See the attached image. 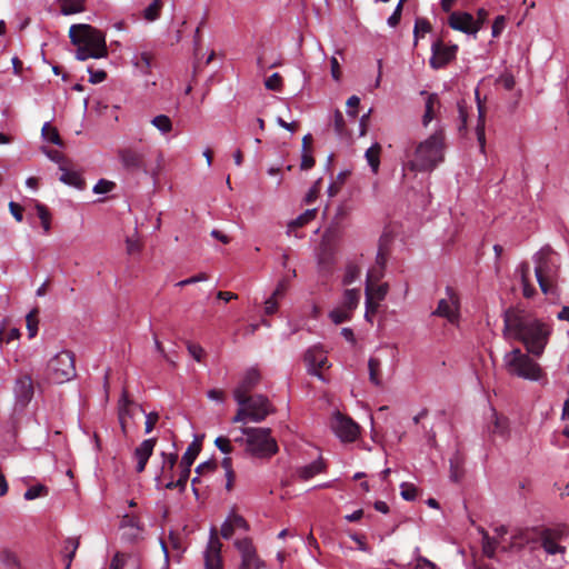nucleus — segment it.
Here are the masks:
<instances>
[{
	"label": "nucleus",
	"mask_w": 569,
	"mask_h": 569,
	"mask_svg": "<svg viewBox=\"0 0 569 569\" xmlns=\"http://www.w3.org/2000/svg\"><path fill=\"white\" fill-rule=\"evenodd\" d=\"M503 322L508 338L520 341L531 356L543 353L552 332L549 323L519 307L508 308L503 313Z\"/></svg>",
	"instance_id": "obj_1"
},
{
	"label": "nucleus",
	"mask_w": 569,
	"mask_h": 569,
	"mask_svg": "<svg viewBox=\"0 0 569 569\" xmlns=\"http://www.w3.org/2000/svg\"><path fill=\"white\" fill-rule=\"evenodd\" d=\"M445 132L439 129L412 150H406L403 170L412 172L432 171L445 158Z\"/></svg>",
	"instance_id": "obj_2"
},
{
	"label": "nucleus",
	"mask_w": 569,
	"mask_h": 569,
	"mask_svg": "<svg viewBox=\"0 0 569 569\" xmlns=\"http://www.w3.org/2000/svg\"><path fill=\"white\" fill-rule=\"evenodd\" d=\"M69 38L76 47V59L80 61L108 56L104 33L90 24H72L69 29Z\"/></svg>",
	"instance_id": "obj_3"
},
{
	"label": "nucleus",
	"mask_w": 569,
	"mask_h": 569,
	"mask_svg": "<svg viewBox=\"0 0 569 569\" xmlns=\"http://www.w3.org/2000/svg\"><path fill=\"white\" fill-rule=\"evenodd\" d=\"M535 273L541 291L545 295H556L559 273L558 254L547 246L535 256Z\"/></svg>",
	"instance_id": "obj_4"
},
{
	"label": "nucleus",
	"mask_w": 569,
	"mask_h": 569,
	"mask_svg": "<svg viewBox=\"0 0 569 569\" xmlns=\"http://www.w3.org/2000/svg\"><path fill=\"white\" fill-rule=\"evenodd\" d=\"M246 436V452L257 458H269L278 451L277 441L268 428H241Z\"/></svg>",
	"instance_id": "obj_5"
},
{
	"label": "nucleus",
	"mask_w": 569,
	"mask_h": 569,
	"mask_svg": "<svg viewBox=\"0 0 569 569\" xmlns=\"http://www.w3.org/2000/svg\"><path fill=\"white\" fill-rule=\"evenodd\" d=\"M238 406L239 408L232 418L233 423L261 422L274 412L272 403L263 395L247 396L246 401Z\"/></svg>",
	"instance_id": "obj_6"
},
{
	"label": "nucleus",
	"mask_w": 569,
	"mask_h": 569,
	"mask_svg": "<svg viewBox=\"0 0 569 569\" xmlns=\"http://www.w3.org/2000/svg\"><path fill=\"white\" fill-rule=\"evenodd\" d=\"M36 390V382L29 372H19L13 381L14 411L22 412L31 402Z\"/></svg>",
	"instance_id": "obj_7"
},
{
	"label": "nucleus",
	"mask_w": 569,
	"mask_h": 569,
	"mask_svg": "<svg viewBox=\"0 0 569 569\" xmlns=\"http://www.w3.org/2000/svg\"><path fill=\"white\" fill-rule=\"evenodd\" d=\"M508 373L529 380H539L543 376L542 368L533 358H508L505 365Z\"/></svg>",
	"instance_id": "obj_8"
},
{
	"label": "nucleus",
	"mask_w": 569,
	"mask_h": 569,
	"mask_svg": "<svg viewBox=\"0 0 569 569\" xmlns=\"http://www.w3.org/2000/svg\"><path fill=\"white\" fill-rule=\"evenodd\" d=\"M76 377L74 358H50L47 378L53 383H63Z\"/></svg>",
	"instance_id": "obj_9"
},
{
	"label": "nucleus",
	"mask_w": 569,
	"mask_h": 569,
	"mask_svg": "<svg viewBox=\"0 0 569 569\" xmlns=\"http://www.w3.org/2000/svg\"><path fill=\"white\" fill-rule=\"evenodd\" d=\"M238 550L241 562L238 569H264L266 562L258 555L257 548L249 538L237 539L233 542Z\"/></svg>",
	"instance_id": "obj_10"
},
{
	"label": "nucleus",
	"mask_w": 569,
	"mask_h": 569,
	"mask_svg": "<svg viewBox=\"0 0 569 569\" xmlns=\"http://www.w3.org/2000/svg\"><path fill=\"white\" fill-rule=\"evenodd\" d=\"M458 51L457 44L447 46L442 39L432 42L431 58L429 64L432 69L438 70L445 68L448 63L456 59Z\"/></svg>",
	"instance_id": "obj_11"
},
{
	"label": "nucleus",
	"mask_w": 569,
	"mask_h": 569,
	"mask_svg": "<svg viewBox=\"0 0 569 569\" xmlns=\"http://www.w3.org/2000/svg\"><path fill=\"white\" fill-rule=\"evenodd\" d=\"M261 373L252 367L247 369L239 378L238 385L233 390V398L238 405L246 401V397L260 383Z\"/></svg>",
	"instance_id": "obj_12"
},
{
	"label": "nucleus",
	"mask_w": 569,
	"mask_h": 569,
	"mask_svg": "<svg viewBox=\"0 0 569 569\" xmlns=\"http://www.w3.org/2000/svg\"><path fill=\"white\" fill-rule=\"evenodd\" d=\"M222 543L216 528L210 530L208 545L203 551L204 569H223Z\"/></svg>",
	"instance_id": "obj_13"
},
{
	"label": "nucleus",
	"mask_w": 569,
	"mask_h": 569,
	"mask_svg": "<svg viewBox=\"0 0 569 569\" xmlns=\"http://www.w3.org/2000/svg\"><path fill=\"white\" fill-rule=\"evenodd\" d=\"M446 296L447 298L439 300L432 315L443 317L450 323H456L459 318V296L452 287L446 288Z\"/></svg>",
	"instance_id": "obj_14"
},
{
	"label": "nucleus",
	"mask_w": 569,
	"mask_h": 569,
	"mask_svg": "<svg viewBox=\"0 0 569 569\" xmlns=\"http://www.w3.org/2000/svg\"><path fill=\"white\" fill-rule=\"evenodd\" d=\"M121 541L127 546H134L141 538L140 518L138 515H123L120 523Z\"/></svg>",
	"instance_id": "obj_15"
},
{
	"label": "nucleus",
	"mask_w": 569,
	"mask_h": 569,
	"mask_svg": "<svg viewBox=\"0 0 569 569\" xmlns=\"http://www.w3.org/2000/svg\"><path fill=\"white\" fill-rule=\"evenodd\" d=\"M448 24L451 29L467 34H476L480 30V23L475 21L472 14L461 11H450Z\"/></svg>",
	"instance_id": "obj_16"
},
{
	"label": "nucleus",
	"mask_w": 569,
	"mask_h": 569,
	"mask_svg": "<svg viewBox=\"0 0 569 569\" xmlns=\"http://www.w3.org/2000/svg\"><path fill=\"white\" fill-rule=\"evenodd\" d=\"M369 379L375 386H381L383 380L390 377L395 370V362L391 359L389 365H383L380 358H369Z\"/></svg>",
	"instance_id": "obj_17"
},
{
	"label": "nucleus",
	"mask_w": 569,
	"mask_h": 569,
	"mask_svg": "<svg viewBox=\"0 0 569 569\" xmlns=\"http://www.w3.org/2000/svg\"><path fill=\"white\" fill-rule=\"evenodd\" d=\"M176 461H177L176 453H166L164 451L161 452L160 466L157 467V469L154 470V481H156L157 488H163V485L167 481L173 480L172 471H173Z\"/></svg>",
	"instance_id": "obj_18"
},
{
	"label": "nucleus",
	"mask_w": 569,
	"mask_h": 569,
	"mask_svg": "<svg viewBox=\"0 0 569 569\" xmlns=\"http://www.w3.org/2000/svg\"><path fill=\"white\" fill-rule=\"evenodd\" d=\"M332 429L336 435L343 441H353L359 432L358 425L350 418L341 415H337L333 422Z\"/></svg>",
	"instance_id": "obj_19"
},
{
	"label": "nucleus",
	"mask_w": 569,
	"mask_h": 569,
	"mask_svg": "<svg viewBox=\"0 0 569 569\" xmlns=\"http://www.w3.org/2000/svg\"><path fill=\"white\" fill-rule=\"evenodd\" d=\"M488 419V433L506 440L509 437V420L503 416H499L495 409H491Z\"/></svg>",
	"instance_id": "obj_20"
},
{
	"label": "nucleus",
	"mask_w": 569,
	"mask_h": 569,
	"mask_svg": "<svg viewBox=\"0 0 569 569\" xmlns=\"http://www.w3.org/2000/svg\"><path fill=\"white\" fill-rule=\"evenodd\" d=\"M241 529L243 531L249 530V526L243 517L232 513L221 526V536L224 539H230L236 530Z\"/></svg>",
	"instance_id": "obj_21"
},
{
	"label": "nucleus",
	"mask_w": 569,
	"mask_h": 569,
	"mask_svg": "<svg viewBox=\"0 0 569 569\" xmlns=\"http://www.w3.org/2000/svg\"><path fill=\"white\" fill-rule=\"evenodd\" d=\"M140 557L130 552H118L111 561L110 569H139Z\"/></svg>",
	"instance_id": "obj_22"
},
{
	"label": "nucleus",
	"mask_w": 569,
	"mask_h": 569,
	"mask_svg": "<svg viewBox=\"0 0 569 569\" xmlns=\"http://www.w3.org/2000/svg\"><path fill=\"white\" fill-rule=\"evenodd\" d=\"M60 171H62V174L60 176L59 180L64 184L74 187L79 190H83L86 188V181L81 174L73 169L72 161L67 163V168L60 169Z\"/></svg>",
	"instance_id": "obj_23"
},
{
	"label": "nucleus",
	"mask_w": 569,
	"mask_h": 569,
	"mask_svg": "<svg viewBox=\"0 0 569 569\" xmlns=\"http://www.w3.org/2000/svg\"><path fill=\"white\" fill-rule=\"evenodd\" d=\"M80 546L79 537H68L62 542L61 555L66 560L64 569H70L71 562L76 556V552Z\"/></svg>",
	"instance_id": "obj_24"
},
{
	"label": "nucleus",
	"mask_w": 569,
	"mask_h": 569,
	"mask_svg": "<svg viewBox=\"0 0 569 569\" xmlns=\"http://www.w3.org/2000/svg\"><path fill=\"white\" fill-rule=\"evenodd\" d=\"M392 238L388 233H383L379 239V247L376 257V266L386 268L389 254H390V246Z\"/></svg>",
	"instance_id": "obj_25"
},
{
	"label": "nucleus",
	"mask_w": 569,
	"mask_h": 569,
	"mask_svg": "<svg viewBox=\"0 0 569 569\" xmlns=\"http://www.w3.org/2000/svg\"><path fill=\"white\" fill-rule=\"evenodd\" d=\"M306 360L308 372L325 381L326 378L322 372L331 367L328 358H306Z\"/></svg>",
	"instance_id": "obj_26"
},
{
	"label": "nucleus",
	"mask_w": 569,
	"mask_h": 569,
	"mask_svg": "<svg viewBox=\"0 0 569 569\" xmlns=\"http://www.w3.org/2000/svg\"><path fill=\"white\" fill-rule=\"evenodd\" d=\"M421 94H427L426 109L422 116V124L427 127L435 119L436 109L439 108L440 100L437 93H427L426 91H422Z\"/></svg>",
	"instance_id": "obj_27"
},
{
	"label": "nucleus",
	"mask_w": 569,
	"mask_h": 569,
	"mask_svg": "<svg viewBox=\"0 0 569 569\" xmlns=\"http://www.w3.org/2000/svg\"><path fill=\"white\" fill-rule=\"evenodd\" d=\"M479 532L481 535L482 553L487 558L493 559L496 557V552L500 541L497 538L490 537L489 533L483 528H480Z\"/></svg>",
	"instance_id": "obj_28"
},
{
	"label": "nucleus",
	"mask_w": 569,
	"mask_h": 569,
	"mask_svg": "<svg viewBox=\"0 0 569 569\" xmlns=\"http://www.w3.org/2000/svg\"><path fill=\"white\" fill-rule=\"evenodd\" d=\"M127 253L129 256H139L141 253V237L138 226L136 224L132 232L126 236Z\"/></svg>",
	"instance_id": "obj_29"
},
{
	"label": "nucleus",
	"mask_w": 569,
	"mask_h": 569,
	"mask_svg": "<svg viewBox=\"0 0 569 569\" xmlns=\"http://www.w3.org/2000/svg\"><path fill=\"white\" fill-rule=\"evenodd\" d=\"M317 216V209H308L296 219L288 223V234L296 232L299 228L305 227L312 221Z\"/></svg>",
	"instance_id": "obj_30"
},
{
	"label": "nucleus",
	"mask_w": 569,
	"mask_h": 569,
	"mask_svg": "<svg viewBox=\"0 0 569 569\" xmlns=\"http://www.w3.org/2000/svg\"><path fill=\"white\" fill-rule=\"evenodd\" d=\"M450 462V479L453 482H459L463 477V458L459 452L453 453L449 460Z\"/></svg>",
	"instance_id": "obj_31"
},
{
	"label": "nucleus",
	"mask_w": 569,
	"mask_h": 569,
	"mask_svg": "<svg viewBox=\"0 0 569 569\" xmlns=\"http://www.w3.org/2000/svg\"><path fill=\"white\" fill-rule=\"evenodd\" d=\"M120 158L127 169H138L141 162V156L132 149H123L120 151Z\"/></svg>",
	"instance_id": "obj_32"
},
{
	"label": "nucleus",
	"mask_w": 569,
	"mask_h": 569,
	"mask_svg": "<svg viewBox=\"0 0 569 569\" xmlns=\"http://www.w3.org/2000/svg\"><path fill=\"white\" fill-rule=\"evenodd\" d=\"M359 299V289H347L343 292L342 302L340 307L352 313V311L358 307Z\"/></svg>",
	"instance_id": "obj_33"
},
{
	"label": "nucleus",
	"mask_w": 569,
	"mask_h": 569,
	"mask_svg": "<svg viewBox=\"0 0 569 569\" xmlns=\"http://www.w3.org/2000/svg\"><path fill=\"white\" fill-rule=\"evenodd\" d=\"M323 468V462L321 460H316L307 466L299 468L297 472L302 480H309L316 475L320 473Z\"/></svg>",
	"instance_id": "obj_34"
},
{
	"label": "nucleus",
	"mask_w": 569,
	"mask_h": 569,
	"mask_svg": "<svg viewBox=\"0 0 569 569\" xmlns=\"http://www.w3.org/2000/svg\"><path fill=\"white\" fill-rule=\"evenodd\" d=\"M541 546L545 549V551L549 555H557V553H563L565 547L558 545V540L552 538L550 535H547V532H541Z\"/></svg>",
	"instance_id": "obj_35"
},
{
	"label": "nucleus",
	"mask_w": 569,
	"mask_h": 569,
	"mask_svg": "<svg viewBox=\"0 0 569 569\" xmlns=\"http://www.w3.org/2000/svg\"><path fill=\"white\" fill-rule=\"evenodd\" d=\"M163 0H151V2L144 7V21L153 22L161 16L163 9Z\"/></svg>",
	"instance_id": "obj_36"
},
{
	"label": "nucleus",
	"mask_w": 569,
	"mask_h": 569,
	"mask_svg": "<svg viewBox=\"0 0 569 569\" xmlns=\"http://www.w3.org/2000/svg\"><path fill=\"white\" fill-rule=\"evenodd\" d=\"M478 111H479V120H478V124L476 128V134H477V140L480 146V150H481V152H485V147H486L485 116H486V111H485V107L480 102L478 103Z\"/></svg>",
	"instance_id": "obj_37"
},
{
	"label": "nucleus",
	"mask_w": 569,
	"mask_h": 569,
	"mask_svg": "<svg viewBox=\"0 0 569 569\" xmlns=\"http://www.w3.org/2000/svg\"><path fill=\"white\" fill-rule=\"evenodd\" d=\"M380 152H381V146L379 143L372 144L369 149L366 151V159L368 161V164L370 166L372 172L377 173L380 166Z\"/></svg>",
	"instance_id": "obj_38"
},
{
	"label": "nucleus",
	"mask_w": 569,
	"mask_h": 569,
	"mask_svg": "<svg viewBox=\"0 0 569 569\" xmlns=\"http://www.w3.org/2000/svg\"><path fill=\"white\" fill-rule=\"evenodd\" d=\"M84 1L86 0H60L61 13L70 16L84 11Z\"/></svg>",
	"instance_id": "obj_39"
},
{
	"label": "nucleus",
	"mask_w": 569,
	"mask_h": 569,
	"mask_svg": "<svg viewBox=\"0 0 569 569\" xmlns=\"http://www.w3.org/2000/svg\"><path fill=\"white\" fill-rule=\"evenodd\" d=\"M42 137L49 142L60 146H63V141L57 130V128L52 127L49 122H46L41 129Z\"/></svg>",
	"instance_id": "obj_40"
},
{
	"label": "nucleus",
	"mask_w": 569,
	"mask_h": 569,
	"mask_svg": "<svg viewBox=\"0 0 569 569\" xmlns=\"http://www.w3.org/2000/svg\"><path fill=\"white\" fill-rule=\"evenodd\" d=\"M26 325L29 338H34L38 333L39 309L33 308L26 317Z\"/></svg>",
	"instance_id": "obj_41"
},
{
	"label": "nucleus",
	"mask_w": 569,
	"mask_h": 569,
	"mask_svg": "<svg viewBox=\"0 0 569 569\" xmlns=\"http://www.w3.org/2000/svg\"><path fill=\"white\" fill-rule=\"evenodd\" d=\"M200 452V445L193 441L181 458V467H191Z\"/></svg>",
	"instance_id": "obj_42"
},
{
	"label": "nucleus",
	"mask_w": 569,
	"mask_h": 569,
	"mask_svg": "<svg viewBox=\"0 0 569 569\" xmlns=\"http://www.w3.org/2000/svg\"><path fill=\"white\" fill-rule=\"evenodd\" d=\"M349 176H350V171H348V170L341 171L337 176L336 180L330 183V186L328 187V196L330 198L336 197L340 192L342 186L345 184V182Z\"/></svg>",
	"instance_id": "obj_43"
},
{
	"label": "nucleus",
	"mask_w": 569,
	"mask_h": 569,
	"mask_svg": "<svg viewBox=\"0 0 569 569\" xmlns=\"http://www.w3.org/2000/svg\"><path fill=\"white\" fill-rule=\"evenodd\" d=\"M333 129L335 132L341 137H350V132L347 129L346 121L343 114L340 110H336L333 114Z\"/></svg>",
	"instance_id": "obj_44"
},
{
	"label": "nucleus",
	"mask_w": 569,
	"mask_h": 569,
	"mask_svg": "<svg viewBox=\"0 0 569 569\" xmlns=\"http://www.w3.org/2000/svg\"><path fill=\"white\" fill-rule=\"evenodd\" d=\"M371 293L372 300L381 301L385 299L387 292H388V284L387 283H367L366 284V292Z\"/></svg>",
	"instance_id": "obj_45"
},
{
	"label": "nucleus",
	"mask_w": 569,
	"mask_h": 569,
	"mask_svg": "<svg viewBox=\"0 0 569 569\" xmlns=\"http://www.w3.org/2000/svg\"><path fill=\"white\" fill-rule=\"evenodd\" d=\"M36 210H37L39 219L41 220V226H42L44 232H49L50 228H51V213H50L48 207L40 202H37Z\"/></svg>",
	"instance_id": "obj_46"
},
{
	"label": "nucleus",
	"mask_w": 569,
	"mask_h": 569,
	"mask_svg": "<svg viewBox=\"0 0 569 569\" xmlns=\"http://www.w3.org/2000/svg\"><path fill=\"white\" fill-rule=\"evenodd\" d=\"M189 475H190V468L189 467H182V470L180 472V476H179L178 480L177 481H174V480L167 481L163 485V488H166V489L179 488V489L183 490L186 488Z\"/></svg>",
	"instance_id": "obj_47"
},
{
	"label": "nucleus",
	"mask_w": 569,
	"mask_h": 569,
	"mask_svg": "<svg viewBox=\"0 0 569 569\" xmlns=\"http://www.w3.org/2000/svg\"><path fill=\"white\" fill-rule=\"evenodd\" d=\"M163 167L164 158L162 157V154L158 153L154 158V162L150 164V168L148 170L144 169V172L150 173L154 186L159 183L158 176L162 171Z\"/></svg>",
	"instance_id": "obj_48"
},
{
	"label": "nucleus",
	"mask_w": 569,
	"mask_h": 569,
	"mask_svg": "<svg viewBox=\"0 0 569 569\" xmlns=\"http://www.w3.org/2000/svg\"><path fill=\"white\" fill-rule=\"evenodd\" d=\"M46 156L53 162L59 164V169H66L67 163H70V159L67 158L62 152L54 149H42Z\"/></svg>",
	"instance_id": "obj_49"
},
{
	"label": "nucleus",
	"mask_w": 569,
	"mask_h": 569,
	"mask_svg": "<svg viewBox=\"0 0 569 569\" xmlns=\"http://www.w3.org/2000/svg\"><path fill=\"white\" fill-rule=\"evenodd\" d=\"M431 31V23L425 18H417L415 22V43H417L418 39L425 37L426 33Z\"/></svg>",
	"instance_id": "obj_50"
},
{
	"label": "nucleus",
	"mask_w": 569,
	"mask_h": 569,
	"mask_svg": "<svg viewBox=\"0 0 569 569\" xmlns=\"http://www.w3.org/2000/svg\"><path fill=\"white\" fill-rule=\"evenodd\" d=\"M152 126H154L162 133H167L172 129L171 119L166 114H159L151 120Z\"/></svg>",
	"instance_id": "obj_51"
},
{
	"label": "nucleus",
	"mask_w": 569,
	"mask_h": 569,
	"mask_svg": "<svg viewBox=\"0 0 569 569\" xmlns=\"http://www.w3.org/2000/svg\"><path fill=\"white\" fill-rule=\"evenodd\" d=\"M264 87L270 91H281L283 88V79L280 73L274 72L264 80Z\"/></svg>",
	"instance_id": "obj_52"
},
{
	"label": "nucleus",
	"mask_w": 569,
	"mask_h": 569,
	"mask_svg": "<svg viewBox=\"0 0 569 569\" xmlns=\"http://www.w3.org/2000/svg\"><path fill=\"white\" fill-rule=\"evenodd\" d=\"M351 315L352 313H350L348 310L338 307L329 313V317L332 320V322H335L336 325H340L348 321L351 318Z\"/></svg>",
	"instance_id": "obj_53"
},
{
	"label": "nucleus",
	"mask_w": 569,
	"mask_h": 569,
	"mask_svg": "<svg viewBox=\"0 0 569 569\" xmlns=\"http://www.w3.org/2000/svg\"><path fill=\"white\" fill-rule=\"evenodd\" d=\"M360 276V269L353 263H349L346 268V272L342 279L345 286L351 284Z\"/></svg>",
	"instance_id": "obj_54"
},
{
	"label": "nucleus",
	"mask_w": 569,
	"mask_h": 569,
	"mask_svg": "<svg viewBox=\"0 0 569 569\" xmlns=\"http://www.w3.org/2000/svg\"><path fill=\"white\" fill-rule=\"evenodd\" d=\"M221 466H222V468L226 471V477H227L226 488H227V490H231L232 489V485H233V480H234V472L232 470L231 458H229V457L223 458L222 461H221Z\"/></svg>",
	"instance_id": "obj_55"
},
{
	"label": "nucleus",
	"mask_w": 569,
	"mask_h": 569,
	"mask_svg": "<svg viewBox=\"0 0 569 569\" xmlns=\"http://www.w3.org/2000/svg\"><path fill=\"white\" fill-rule=\"evenodd\" d=\"M48 495V488L43 485L32 486L24 492L23 497L26 500H33L41 496Z\"/></svg>",
	"instance_id": "obj_56"
},
{
	"label": "nucleus",
	"mask_w": 569,
	"mask_h": 569,
	"mask_svg": "<svg viewBox=\"0 0 569 569\" xmlns=\"http://www.w3.org/2000/svg\"><path fill=\"white\" fill-rule=\"evenodd\" d=\"M20 331L17 328H11L10 330H6L4 328H0V346L3 343H10L13 340L19 339Z\"/></svg>",
	"instance_id": "obj_57"
},
{
	"label": "nucleus",
	"mask_w": 569,
	"mask_h": 569,
	"mask_svg": "<svg viewBox=\"0 0 569 569\" xmlns=\"http://www.w3.org/2000/svg\"><path fill=\"white\" fill-rule=\"evenodd\" d=\"M114 188L116 183L113 181L100 179L93 187V192L98 194H103L111 192Z\"/></svg>",
	"instance_id": "obj_58"
},
{
	"label": "nucleus",
	"mask_w": 569,
	"mask_h": 569,
	"mask_svg": "<svg viewBox=\"0 0 569 569\" xmlns=\"http://www.w3.org/2000/svg\"><path fill=\"white\" fill-rule=\"evenodd\" d=\"M1 561L3 562L4 566L12 569L19 568L20 565L18 557L13 552L8 550L1 553Z\"/></svg>",
	"instance_id": "obj_59"
},
{
	"label": "nucleus",
	"mask_w": 569,
	"mask_h": 569,
	"mask_svg": "<svg viewBox=\"0 0 569 569\" xmlns=\"http://www.w3.org/2000/svg\"><path fill=\"white\" fill-rule=\"evenodd\" d=\"M401 488V497L407 501H412L417 497V488L408 482H403L400 486Z\"/></svg>",
	"instance_id": "obj_60"
},
{
	"label": "nucleus",
	"mask_w": 569,
	"mask_h": 569,
	"mask_svg": "<svg viewBox=\"0 0 569 569\" xmlns=\"http://www.w3.org/2000/svg\"><path fill=\"white\" fill-rule=\"evenodd\" d=\"M214 445L222 453H231L232 452V445L231 439L224 436H220L216 438Z\"/></svg>",
	"instance_id": "obj_61"
},
{
	"label": "nucleus",
	"mask_w": 569,
	"mask_h": 569,
	"mask_svg": "<svg viewBox=\"0 0 569 569\" xmlns=\"http://www.w3.org/2000/svg\"><path fill=\"white\" fill-rule=\"evenodd\" d=\"M385 274V268L375 266L367 274V283H378Z\"/></svg>",
	"instance_id": "obj_62"
},
{
	"label": "nucleus",
	"mask_w": 569,
	"mask_h": 569,
	"mask_svg": "<svg viewBox=\"0 0 569 569\" xmlns=\"http://www.w3.org/2000/svg\"><path fill=\"white\" fill-rule=\"evenodd\" d=\"M543 531L547 532V535H550L552 538L557 539L558 541L563 539L569 532L567 526L565 525H559L555 528L545 529Z\"/></svg>",
	"instance_id": "obj_63"
},
{
	"label": "nucleus",
	"mask_w": 569,
	"mask_h": 569,
	"mask_svg": "<svg viewBox=\"0 0 569 569\" xmlns=\"http://www.w3.org/2000/svg\"><path fill=\"white\" fill-rule=\"evenodd\" d=\"M321 190V179H318L313 186L310 188V190L307 192L305 197L306 203H312L317 200L319 192Z\"/></svg>",
	"instance_id": "obj_64"
}]
</instances>
